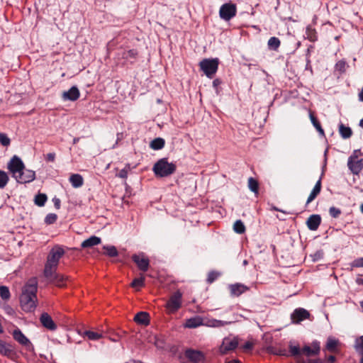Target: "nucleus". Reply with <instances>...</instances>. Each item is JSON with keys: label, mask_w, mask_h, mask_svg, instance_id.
Returning <instances> with one entry per match:
<instances>
[{"label": "nucleus", "mask_w": 363, "mask_h": 363, "mask_svg": "<svg viewBox=\"0 0 363 363\" xmlns=\"http://www.w3.org/2000/svg\"><path fill=\"white\" fill-rule=\"evenodd\" d=\"M8 169L12 177L18 183H29L35 179V173L33 170L26 169L23 161L17 156H13L8 163Z\"/></svg>", "instance_id": "f257e3e1"}, {"label": "nucleus", "mask_w": 363, "mask_h": 363, "mask_svg": "<svg viewBox=\"0 0 363 363\" xmlns=\"http://www.w3.org/2000/svg\"><path fill=\"white\" fill-rule=\"evenodd\" d=\"M37 284L36 279L33 278L28 281L23 289L20 301L21 307L25 311H32L36 306Z\"/></svg>", "instance_id": "f03ea898"}, {"label": "nucleus", "mask_w": 363, "mask_h": 363, "mask_svg": "<svg viewBox=\"0 0 363 363\" xmlns=\"http://www.w3.org/2000/svg\"><path fill=\"white\" fill-rule=\"evenodd\" d=\"M64 255V249L59 245H56L50 250L44 269V275L46 278H51L54 275L59 261Z\"/></svg>", "instance_id": "7ed1b4c3"}, {"label": "nucleus", "mask_w": 363, "mask_h": 363, "mask_svg": "<svg viewBox=\"0 0 363 363\" xmlns=\"http://www.w3.org/2000/svg\"><path fill=\"white\" fill-rule=\"evenodd\" d=\"M176 170V165L168 162L167 158L158 160L153 167V172L156 176L165 177L172 174Z\"/></svg>", "instance_id": "20e7f679"}, {"label": "nucleus", "mask_w": 363, "mask_h": 363, "mask_svg": "<svg viewBox=\"0 0 363 363\" xmlns=\"http://www.w3.org/2000/svg\"><path fill=\"white\" fill-rule=\"evenodd\" d=\"M199 67L208 77L212 78L217 72L218 60L217 58L203 59L199 62Z\"/></svg>", "instance_id": "39448f33"}, {"label": "nucleus", "mask_w": 363, "mask_h": 363, "mask_svg": "<svg viewBox=\"0 0 363 363\" xmlns=\"http://www.w3.org/2000/svg\"><path fill=\"white\" fill-rule=\"evenodd\" d=\"M182 294L179 291L174 293L167 302L165 308L169 313L177 312L182 306Z\"/></svg>", "instance_id": "423d86ee"}, {"label": "nucleus", "mask_w": 363, "mask_h": 363, "mask_svg": "<svg viewBox=\"0 0 363 363\" xmlns=\"http://www.w3.org/2000/svg\"><path fill=\"white\" fill-rule=\"evenodd\" d=\"M238 345V342L235 338L225 337L219 347V352L222 354H225L230 351L235 350Z\"/></svg>", "instance_id": "0eeeda50"}, {"label": "nucleus", "mask_w": 363, "mask_h": 363, "mask_svg": "<svg viewBox=\"0 0 363 363\" xmlns=\"http://www.w3.org/2000/svg\"><path fill=\"white\" fill-rule=\"evenodd\" d=\"M347 166L354 174H358L363 169V158L358 159L357 155H351Z\"/></svg>", "instance_id": "6e6552de"}, {"label": "nucleus", "mask_w": 363, "mask_h": 363, "mask_svg": "<svg viewBox=\"0 0 363 363\" xmlns=\"http://www.w3.org/2000/svg\"><path fill=\"white\" fill-rule=\"evenodd\" d=\"M220 16L221 18L228 21L236 14V7L234 4H225L219 11Z\"/></svg>", "instance_id": "1a4fd4ad"}, {"label": "nucleus", "mask_w": 363, "mask_h": 363, "mask_svg": "<svg viewBox=\"0 0 363 363\" xmlns=\"http://www.w3.org/2000/svg\"><path fill=\"white\" fill-rule=\"evenodd\" d=\"M186 357L192 363H203L204 354L199 350L188 349L185 351Z\"/></svg>", "instance_id": "9d476101"}, {"label": "nucleus", "mask_w": 363, "mask_h": 363, "mask_svg": "<svg viewBox=\"0 0 363 363\" xmlns=\"http://www.w3.org/2000/svg\"><path fill=\"white\" fill-rule=\"evenodd\" d=\"M132 259L140 270L146 272L148 269L150 262L143 253L133 255Z\"/></svg>", "instance_id": "9b49d317"}, {"label": "nucleus", "mask_w": 363, "mask_h": 363, "mask_svg": "<svg viewBox=\"0 0 363 363\" xmlns=\"http://www.w3.org/2000/svg\"><path fill=\"white\" fill-rule=\"evenodd\" d=\"M12 335L13 339L20 345L27 347H32L30 341L25 336L19 328L15 329L12 332Z\"/></svg>", "instance_id": "f8f14e48"}, {"label": "nucleus", "mask_w": 363, "mask_h": 363, "mask_svg": "<svg viewBox=\"0 0 363 363\" xmlns=\"http://www.w3.org/2000/svg\"><path fill=\"white\" fill-rule=\"evenodd\" d=\"M310 313L304 308H297L291 314V320L293 323H298L301 321L308 318Z\"/></svg>", "instance_id": "ddd939ff"}, {"label": "nucleus", "mask_w": 363, "mask_h": 363, "mask_svg": "<svg viewBox=\"0 0 363 363\" xmlns=\"http://www.w3.org/2000/svg\"><path fill=\"white\" fill-rule=\"evenodd\" d=\"M80 92L78 88L75 86H72L68 91H64L62 94V98L64 101H74L79 99Z\"/></svg>", "instance_id": "4468645a"}, {"label": "nucleus", "mask_w": 363, "mask_h": 363, "mask_svg": "<svg viewBox=\"0 0 363 363\" xmlns=\"http://www.w3.org/2000/svg\"><path fill=\"white\" fill-rule=\"evenodd\" d=\"M228 289L231 296H239L249 290L248 286L240 283L230 284L229 285Z\"/></svg>", "instance_id": "2eb2a0df"}, {"label": "nucleus", "mask_w": 363, "mask_h": 363, "mask_svg": "<svg viewBox=\"0 0 363 363\" xmlns=\"http://www.w3.org/2000/svg\"><path fill=\"white\" fill-rule=\"evenodd\" d=\"M320 347L318 341H313L311 344V347L309 346H305L303 347L302 351L307 356L318 355L320 353Z\"/></svg>", "instance_id": "dca6fc26"}, {"label": "nucleus", "mask_w": 363, "mask_h": 363, "mask_svg": "<svg viewBox=\"0 0 363 363\" xmlns=\"http://www.w3.org/2000/svg\"><path fill=\"white\" fill-rule=\"evenodd\" d=\"M320 222L321 218L319 215H312L308 218L306 224L311 230H316L318 228Z\"/></svg>", "instance_id": "f3484780"}, {"label": "nucleus", "mask_w": 363, "mask_h": 363, "mask_svg": "<svg viewBox=\"0 0 363 363\" xmlns=\"http://www.w3.org/2000/svg\"><path fill=\"white\" fill-rule=\"evenodd\" d=\"M231 323L232 321H225L211 318L206 320L204 322V325L209 328H222Z\"/></svg>", "instance_id": "a211bd4d"}, {"label": "nucleus", "mask_w": 363, "mask_h": 363, "mask_svg": "<svg viewBox=\"0 0 363 363\" xmlns=\"http://www.w3.org/2000/svg\"><path fill=\"white\" fill-rule=\"evenodd\" d=\"M200 325H204V321L200 316H195L186 320L184 326L189 328H195Z\"/></svg>", "instance_id": "6ab92c4d"}, {"label": "nucleus", "mask_w": 363, "mask_h": 363, "mask_svg": "<svg viewBox=\"0 0 363 363\" xmlns=\"http://www.w3.org/2000/svg\"><path fill=\"white\" fill-rule=\"evenodd\" d=\"M40 322L42 325L48 330H54L56 329V325L48 313H43L41 315Z\"/></svg>", "instance_id": "aec40b11"}, {"label": "nucleus", "mask_w": 363, "mask_h": 363, "mask_svg": "<svg viewBox=\"0 0 363 363\" xmlns=\"http://www.w3.org/2000/svg\"><path fill=\"white\" fill-rule=\"evenodd\" d=\"M339 345L340 342L338 340L333 337H328L325 345V350L330 352H336L337 351V347Z\"/></svg>", "instance_id": "412c9836"}, {"label": "nucleus", "mask_w": 363, "mask_h": 363, "mask_svg": "<svg viewBox=\"0 0 363 363\" xmlns=\"http://www.w3.org/2000/svg\"><path fill=\"white\" fill-rule=\"evenodd\" d=\"M101 238L95 235L91 236L84 240L81 245L83 248L91 247L101 243Z\"/></svg>", "instance_id": "4be33fe9"}, {"label": "nucleus", "mask_w": 363, "mask_h": 363, "mask_svg": "<svg viewBox=\"0 0 363 363\" xmlns=\"http://www.w3.org/2000/svg\"><path fill=\"white\" fill-rule=\"evenodd\" d=\"M321 190V178L318 179V181L316 182L315 186L313 187V190L311 191L307 201L306 204L310 203L311 201H313L315 197L320 194Z\"/></svg>", "instance_id": "5701e85b"}, {"label": "nucleus", "mask_w": 363, "mask_h": 363, "mask_svg": "<svg viewBox=\"0 0 363 363\" xmlns=\"http://www.w3.org/2000/svg\"><path fill=\"white\" fill-rule=\"evenodd\" d=\"M69 182L74 188H79L83 185V177L79 174H73L69 177Z\"/></svg>", "instance_id": "b1692460"}, {"label": "nucleus", "mask_w": 363, "mask_h": 363, "mask_svg": "<svg viewBox=\"0 0 363 363\" xmlns=\"http://www.w3.org/2000/svg\"><path fill=\"white\" fill-rule=\"evenodd\" d=\"M134 320L140 324L147 325L149 323V315L146 312H139L135 315Z\"/></svg>", "instance_id": "393cba45"}, {"label": "nucleus", "mask_w": 363, "mask_h": 363, "mask_svg": "<svg viewBox=\"0 0 363 363\" xmlns=\"http://www.w3.org/2000/svg\"><path fill=\"white\" fill-rule=\"evenodd\" d=\"M0 354L6 357H10L13 354L11 346L1 340H0Z\"/></svg>", "instance_id": "a878e982"}, {"label": "nucleus", "mask_w": 363, "mask_h": 363, "mask_svg": "<svg viewBox=\"0 0 363 363\" xmlns=\"http://www.w3.org/2000/svg\"><path fill=\"white\" fill-rule=\"evenodd\" d=\"M138 52L135 50H123L121 53H119V55L121 56L122 58L125 59L127 60H132L135 59Z\"/></svg>", "instance_id": "bb28decb"}, {"label": "nucleus", "mask_w": 363, "mask_h": 363, "mask_svg": "<svg viewBox=\"0 0 363 363\" xmlns=\"http://www.w3.org/2000/svg\"><path fill=\"white\" fill-rule=\"evenodd\" d=\"M48 279L53 281L57 286L62 287L65 285L64 282L67 279V277L61 274H57L55 272L54 275Z\"/></svg>", "instance_id": "cd10ccee"}, {"label": "nucleus", "mask_w": 363, "mask_h": 363, "mask_svg": "<svg viewBox=\"0 0 363 363\" xmlns=\"http://www.w3.org/2000/svg\"><path fill=\"white\" fill-rule=\"evenodd\" d=\"M281 44V41L277 37H271L268 42L267 45L270 50H277Z\"/></svg>", "instance_id": "c85d7f7f"}, {"label": "nucleus", "mask_w": 363, "mask_h": 363, "mask_svg": "<svg viewBox=\"0 0 363 363\" xmlns=\"http://www.w3.org/2000/svg\"><path fill=\"white\" fill-rule=\"evenodd\" d=\"M164 140L160 138L154 139L150 143V147L153 150H160L164 147Z\"/></svg>", "instance_id": "c756f323"}, {"label": "nucleus", "mask_w": 363, "mask_h": 363, "mask_svg": "<svg viewBox=\"0 0 363 363\" xmlns=\"http://www.w3.org/2000/svg\"><path fill=\"white\" fill-rule=\"evenodd\" d=\"M339 130L341 136L345 138H349L352 135V130L349 127L345 126L343 124H341L339 127Z\"/></svg>", "instance_id": "7c9ffc66"}, {"label": "nucleus", "mask_w": 363, "mask_h": 363, "mask_svg": "<svg viewBox=\"0 0 363 363\" xmlns=\"http://www.w3.org/2000/svg\"><path fill=\"white\" fill-rule=\"evenodd\" d=\"M233 230L237 233L242 234L245 231V226L240 220H238L233 225Z\"/></svg>", "instance_id": "2f4dec72"}, {"label": "nucleus", "mask_w": 363, "mask_h": 363, "mask_svg": "<svg viewBox=\"0 0 363 363\" xmlns=\"http://www.w3.org/2000/svg\"><path fill=\"white\" fill-rule=\"evenodd\" d=\"M145 277L141 275L139 278H136L132 281L131 286L135 289L143 287L145 285Z\"/></svg>", "instance_id": "473e14b6"}, {"label": "nucleus", "mask_w": 363, "mask_h": 363, "mask_svg": "<svg viewBox=\"0 0 363 363\" xmlns=\"http://www.w3.org/2000/svg\"><path fill=\"white\" fill-rule=\"evenodd\" d=\"M84 335L91 340H99L103 337L101 333L91 331V330H86L84 332Z\"/></svg>", "instance_id": "72a5a7b5"}, {"label": "nucleus", "mask_w": 363, "mask_h": 363, "mask_svg": "<svg viewBox=\"0 0 363 363\" xmlns=\"http://www.w3.org/2000/svg\"><path fill=\"white\" fill-rule=\"evenodd\" d=\"M103 248L106 250V254L109 257H113L118 255V250L113 245L104 246Z\"/></svg>", "instance_id": "f704fd0d"}, {"label": "nucleus", "mask_w": 363, "mask_h": 363, "mask_svg": "<svg viewBox=\"0 0 363 363\" xmlns=\"http://www.w3.org/2000/svg\"><path fill=\"white\" fill-rule=\"evenodd\" d=\"M310 118H311V121L313 125L316 128V130L320 133V135H323L324 130L321 128V125H320V123L318 121V120L316 119V118L313 114H310Z\"/></svg>", "instance_id": "c9c22d12"}, {"label": "nucleus", "mask_w": 363, "mask_h": 363, "mask_svg": "<svg viewBox=\"0 0 363 363\" xmlns=\"http://www.w3.org/2000/svg\"><path fill=\"white\" fill-rule=\"evenodd\" d=\"M47 201V196L45 194H39L35 198V203L38 206H43Z\"/></svg>", "instance_id": "e433bc0d"}, {"label": "nucleus", "mask_w": 363, "mask_h": 363, "mask_svg": "<svg viewBox=\"0 0 363 363\" xmlns=\"http://www.w3.org/2000/svg\"><path fill=\"white\" fill-rule=\"evenodd\" d=\"M354 347L359 354H363V335L356 340Z\"/></svg>", "instance_id": "4c0bfd02"}, {"label": "nucleus", "mask_w": 363, "mask_h": 363, "mask_svg": "<svg viewBox=\"0 0 363 363\" xmlns=\"http://www.w3.org/2000/svg\"><path fill=\"white\" fill-rule=\"evenodd\" d=\"M248 187L249 189L257 193L258 191V183L257 182L253 179L252 177L249 178L248 179Z\"/></svg>", "instance_id": "58836bf2"}, {"label": "nucleus", "mask_w": 363, "mask_h": 363, "mask_svg": "<svg viewBox=\"0 0 363 363\" xmlns=\"http://www.w3.org/2000/svg\"><path fill=\"white\" fill-rule=\"evenodd\" d=\"M9 177L7 174L0 170V189L4 188L8 183Z\"/></svg>", "instance_id": "ea45409f"}, {"label": "nucleus", "mask_w": 363, "mask_h": 363, "mask_svg": "<svg viewBox=\"0 0 363 363\" xmlns=\"http://www.w3.org/2000/svg\"><path fill=\"white\" fill-rule=\"evenodd\" d=\"M289 350H290V352H291V355H293L294 357H296L297 359H298V361L299 362H301L302 360H301L300 357H299V354H300V348H299V347L291 345L289 346Z\"/></svg>", "instance_id": "a19ab883"}, {"label": "nucleus", "mask_w": 363, "mask_h": 363, "mask_svg": "<svg viewBox=\"0 0 363 363\" xmlns=\"http://www.w3.org/2000/svg\"><path fill=\"white\" fill-rule=\"evenodd\" d=\"M0 296L2 299L7 300L10 297V292L8 287L5 286H0Z\"/></svg>", "instance_id": "79ce46f5"}, {"label": "nucleus", "mask_w": 363, "mask_h": 363, "mask_svg": "<svg viewBox=\"0 0 363 363\" xmlns=\"http://www.w3.org/2000/svg\"><path fill=\"white\" fill-rule=\"evenodd\" d=\"M11 140L9 137L3 133H0V143L4 146H9Z\"/></svg>", "instance_id": "37998d69"}, {"label": "nucleus", "mask_w": 363, "mask_h": 363, "mask_svg": "<svg viewBox=\"0 0 363 363\" xmlns=\"http://www.w3.org/2000/svg\"><path fill=\"white\" fill-rule=\"evenodd\" d=\"M57 216L55 213H50L47 215V216L45 218V222L47 224H52L57 220Z\"/></svg>", "instance_id": "c03bdc74"}, {"label": "nucleus", "mask_w": 363, "mask_h": 363, "mask_svg": "<svg viewBox=\"0 0 363 363\" xmlns=\"http://www.w3.org/2000/svg\"><path fill=\"white\" fill-rule=\"evenodd\" d=\"M220 274L216 272H211L208 273L207 281L208 283L213 282L218 277Z\"/></svg>", "instance_id": "a18cd8bd"}, {"label": "nucleus", "mask_w": 363, "mask_h": 363, "mask_svg": "<svg viewBox=\"0 0 363 363\" xmlns=\"http://www.w3.org/2000/svg\"><path fill=\"white\" fill-rule=\"evenodd\" d=\"M329 213L332 217L337 218L340 215L341 211L339 208L333 206L330 208Z\"/></svg>", "instance_id": "49530a36"}, {"label": "nucleus", "mask_w": 363, "mask_h": 363, "mask_svg": "<svg viewBox=\"0 0 363 363\" xmlns=\"http://www.w3.org/2000/svg\"><path fill=\"white\" fill-rule=\"evenodd\" d=\"M335 67L340 72H343L345 71V69H346V63L345 61L340 60L337 62Z\"/></svg>", "instance_id": "de8ad7c7"}, {"label": "nucleus", "mask_w": 363, "mask_h": 363, "mask_svg": "<svg viewBox=\"0 0 363 363\" xmlns=\"http://www.w3.org/2000/svg\"><path fill=\"white\" fill-rule=\"evenodd\" d=\"M353 267H363V257L354 259L352 263Z\"/></svg>", "instance_id": "09e8293b"}, {"label": "nucleus", "mask_w": 363, "mask_h": 363, "mask_svg": "<svg viewBox=\"0 0 363 363\" xmlns=\"http://www.w3.org/2000/svg\"><path fill=\"white\" fill-rule=\"evenodd\" d=\"M128 169H129V166L128 167V169L124 168V169H121L119 172V173L118 174V177L123 178V179H125L128 176Z\"/></svg>", "instance_id": "8fccbe9b"}, {"label": "nucleus", "mask_w": 363, "mask_h": 363, "mask_svg": "<svg viewBox=\"0 0 363 363\" xmlns=\"http://www.w3.org/2000/svg\"><path fill=\"white\" fill-rule=\"evenodd\" d=\"M45 158L48 162H54L55 160V153L50 152L45 155Z\"/></svg>", "instance_id": "3c124183"}, {"label": "nucleus", "mask_w": 363, "mask_h": 363, "mask_svg": "<svg viewBox=\"0 0 363 363\" xmlns=\"http://www.w3.org/2000/svg\"><path fill=\"white\" fill-rule=\"evenodd\" d=\"M301 363H323V361L320 359H306L302 360Z\"/></svg>", "instance_id": "603ef678"}, {"label": "nucleus", "mask_w": 363, "mask_h": 363, "mask_svg": "<svg viewBox=\"0 0 363 363\" xmlns=\"http://www.w3.org/2000/svg\"><path fill=\"white\" fill-rule=\"evenodd\" d=\"M52 201L54 203V205H55V207L57 208V209H59L60 208V199L58 198H54L52 199Z\"/></svg>", "instance_id": "864d4df0"}, {"label": "nucleus", "mask_w": 363, "mask_h": 363, "mask_svg": "<svg viewBox=\"0 0 363 363\" xmlns=\"http://www.w3.org/2000/svg\"><path fill=\"white\" fill-rule=\"evenodd\" d=\"M252 348V343L250 342H247L243 345V349L245 350H251Z\"/></svg>", "instance_id": "5fc2aeb1"}, {"label": "nucleus", "mask_w": 363, "mask_h": 363, "mask_svg": "<svg viewBox=\"0 0 363 363\" xmlns=\"http://www.w3.org/2000/svg\"><path fill=\"white\" fill-rule=\"evenodd\" d=\"M328 361L330 362V363H334V362L335 361V356L333 355H330L328 357Z\"/></svg>", "instance_id": "6e6d98bb"}, {"label": "nucleus", "mask_w": 363, "mask_h": 363, "mask_svg": "<svg viewBox=\"0 0 363 363\" xmlns=\"http://www.w3.org/2000/svg\"><path fill=\"white\" fill-rule=\"evenodd\" d=\"M359 101L363 102V88L362 89L361 91L359 93Z\"/></svg>", "instance_id": "4d7b16f0"}, {"label": "nucleus", "mask_w": 363, "mask_h": 363, "mask_svg": "<svg viewBox=\"0 0 363 363\" xmlns=\"http://www.w3.org/2000/svg\"><path fill=\"white\" fill-rule=\"evenodd\" d=\"M274 209L275 211H280V212L283 213H284V214H285V215L288 214V213H287V212H286V211H282V210H280V209H279V208H276V207H274Z\"/></svg>", "instance_id": "13d9d810"}, {"label": "nucleus", "mask_w": 363, "mask_h": 363, "mask_svg": "<svg viewBox=\"0 0 363 363\" xmlns=\"http://www.w3.org/2000/svg\"><path fill=\"white\" fill-rule=\"evenodd\" d=\"M225 363H240V361L238 360V359H233V360H230V361L227 362Z\"/></svg>", "instance_id": "bf43d9fd"}, {"label": "nucleus", "mask_w": 363, "mask_h": 363, "mask_svg": "<svg viewBox=\"0 0 363 363\" xmlns=\"http://www.w3.org/2000/svg\"><path fill=\"white\" fill-rule=\"evenodd\" d=\"M359 152V150H354L352 155H357L358 157Z\"/></svg>", "instance_id": "052dcab7"}, {"label": "nucleus", "mask_w": 363, "mask_h": 363, "mask_svg": "<svg viewBox=\"0 0 363 363\" xmlns=\"http://www.w3.org/2000/svg\"><path fill=\"white\" fill-rule=\"evenodd\" d=\"M359 125L363 128V118L360 121Z\"/></svg>", "instance_id": "680f3d73"}, {"label": "nucleus", "mask_w": 363, "mask_h": 363, "mask_svg": "<svg viewBox=\"0 0 363 363\" xmlns=\"http://www.w3.org/2000/svg\"><path fill=\"white\" fill-rule=\"evenodd\" d=\"M133 363H143L142 362H140L139 360H133Z\"/></svg>", "instance_id": "e2e57ef3"}, {"label": "nucleus", "mask_w": 363, "mask_h": 363, "mask_svg": "<svg viewBox=\"0 0 363 363\" xmlns=\"http://www.w3.org/2000/svg\"><path fill=\"white\" fill-rule=\"evenodd\" d=\"M2 332H3V328H2L1 324L0 323V333H1Z\"/></svg>", "instance_id": "0e129e2a"}, {"label": "nucleus", "mask_w": 363, "mask_h": 363, "mask_svg": "<svg viewBox=\"0 0 363 363\" xmlns=\"http://www.w3.org/2000/svg\"><path fill=\"white\" fill-rule=\"evenodd\" d=\"M362 355V358L360 359V362L359 363H363V354H361Z\"/></svg>", "instance_id": "69168bd1"}, {"label": "nucleus", "mask_w": 363, "mask_h": 363, "mask_svg": "<svg viewBox=\"0 0 363 363\" xmlns=\"http://www.w3.org/2000/svg\"><path fill=\"white\" fill-rule=\"evenodd\" d=\"M361 211L363 213V203L361 205Z\"/></svg>", "instance_id": "338daca9"}, {"label": "nucleus", "mask_w": 363, "mask_h": 363, "mask_svg": "<svg viewBox=\"0 0 363 363\" xmlns=\"http://www.w3.org/2000/svg\"><path fill=\"white\" fill-rule=\"evenodd\" d=\"M360 306H361V307H362V308H363V301H362L360 302Z\"/></svg>", "instance_id": "774afa93"}]
</instances>
